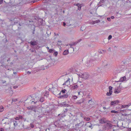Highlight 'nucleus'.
Masks as SVG:
<instances>
[{"label": "nucleus", "mask_w": 131, "mask_h": 131, "mask_svg": "<svg viewBox=\"0 0 131 131\" xmlns=\"http://www.w3.org/2000/svg\"><path fill=\"white\" fill-rule=\"evenodd\" d=\"M115 126L109 123H105L104 125L103 126L102 128L104 130H108L110 129H113Z\"/></svg>", "instance_id": "f257e3e1"}, {"label": "nucleus", "mask_w": 131, "mask_h": 131, "mask_svg": "<svg viewBox=\"0 0 131 131\" xmlns=\"http://www.w3.org/2000/svg\"><path fill=\"white\" fill-rule=\"evenodd\" d=\"M53 123L56 127H60L61 126V123L59 120H57L53 122Z\"/></svg>", "instance_id": "f03ea898"}, {"label": "nucleus", "mask_w": 131, "mask_h": 131, "mask_svg": "<svg viewBox=\"0 0 131 131\" xmlns=\"http://www.w3.org/2000/svg\"><path fill=\"white\" fill-rule=\"evenodd\" d=\"M44 21L43 20L40 18H38L37 24L39 25H43V23Z\"/></svg>", "instance_id": "7ed1b4c3"}, {"label": "nucleus", "mask_w": 131, "mask_h": 131, "mask_svg": "<svg viewBox=\"0 0 131 131\" xmlns=\"http://www.w3.org/2000/svg\"><path fill=\"white\" fill-rule=\"evenodd\" d=\"M60 96L58 97L59 99H65L67 98L68 97L69 95L68 94V93L66 94H62L61 95H59Z\"/></svg>", "instance_id": "20e7f679"}, {"label": "nucleus", "mask_w": 131, "mask_h": 131, "mask_svg": "<svg viewBox=\"0 0 131 131\" xmlns=\"http://www.w3.org/2000/svg\"><path fill=\"white\" fill-rule=\"evenodd\" d=\"M109 92H107L106 93V95L108 96H110L111 95L112 93V87L111 86H110L108 87Z\"/></svg>", "instance_id": "39448f33"}, {"label": "nucleus", "mask_w": 131, "mask_h": 131, "mask_svg": "<svg viewBox=\"0 0 131 131\" xmlns=\"http://www.w3.org/2000/svg\"><path fill=\"white\" fill-rule=\"evenodd\" d=\"M96 60H94L93 59H91L88 63H89V66H93V64L94 63H96Z\"/></svg>", "instance_id": "423d86ee"}, {"label": "nucleus", "mask_w": 131, "mask_h": 131, "mask_svg": "<svg viewBox=\"0 0 131 131\" xmlns=\"http://www.w3.org/2000/svg\"><path fill=\"white\" fill-rule=\"evenodd\" d=\"M119 102V100L112 101L111 102L110 105H115L118 104Z\"/></svg>", "instance_id": "0eeeda50"}, {"label": "nucleus", "mask_w": 131, "mask_h": 131, "mask_svg": "<svg viewBox=\"0 0 131 131\" xmlns=\"http://www.w3.org/2000/svg\"><path fill=\"white\" fill-rule=\"evenodd\" d=\"M89 77V75L87 73H84L83 74V78L85 79H87Z\"/></svg>", "instance_id": "6e6552de"}, {"label": "nucleus", "mask_w": 131, "mask_h": 131, "mask_svg": "<svg viewBox=\"0 0 131 131\" xmlns=\"http://www.w3.org/2000/svg\"><path fill=\"white\" fill-rule=\"evenodd\" d=\"M66 102H63L62 103L60 104V105H61V106H65V107H69L70 106V105L66 104Z\"/></svg>", "instance_id": "1a4fd4ad"}, {"label": "nucleus", "mask_w": 131, "mask_h": 131, "mask_svg": "<svg viewBox=\"0 0 131 131\" xmlns=\"http://www.w3.org/2000/svg\"><path fill=\"white\" fill-rule=\"evenodd\" d=\"M120 86L117 88V89H115L114 92L115 93H118L120 92L121 90L120 89Z\"/></svg>", "instance_id": "9d476101"}, {"label": "nucleus", "mask_w": 131, "mask_h": 131, "mask_svg": "<svg viewBox=\"0 0 131 131\" xmlns=\"http://www.w3.org/2000/svg\"><path fill=\"white\" fill-rule=\"evenodd\" d=\"M70 79L68 78V79L63 84V85H66L67 86H68V85H69L70 84Z\"/></svg>", "instance_id": "9b49d317"}, {"label": "nucleus", "mask_w": 131, "mask_h": 131, "mask_svg": "<svg viewBox=\"0 0 131 131\" xmlns=\"http://www.w3.org/2000/svg\"><path fill=\"white\" fill-rule=\"evenodd\" d=\"M31 45L34 46L37 45V42L36 41H31L30 42H29Z\"/></svg>", "instance_id": "f8f14e48"}, {"label": "nucleus", "mask_w": 131, "mask_h": 131, "mask_svg": "<svg viewBox=\"0 0 131 131\" xmlns=\"http://www.w3.org/2000/svg\"><path fill=\"white\" fill-rule=\"evenodd\" d=\"M81 40V39L80 40V41H78L76 42H74L72 44H70L69 45L72 48H73V47H71L73 46H75L76 45L77 43H78V42H79Z\"/></svg>", "instance_id": "ddd939ff"}, {"label": "nucleus", "mask_w": 131, "mask_h": 131, "mask_svg": "<svg viewBox=\"0 0 131 131\" xmlns=\"http://www.w3.org/2000/svg\"><path fill=\"white\" fill-rule=\"evenodd\" d=\"M35 106L32 105L31 106H29L27 107V108L28 110H31L32 111L34 108Z\"/></svg>", "instance_id": "4468645a"}, {"label": "nucleus", "mask_w": 131, "mask_h": 131, "mask_svg": "<svg viewBox=\"0 0 131 131\" xmlns=\"http://www.w3.org/2000/svg\"><path fill=\"white\" fill-rule=\"evenodd\" d=\"M126 77L125 76H124L121 78L119 80V82H123L126 80Z\"/></svg>", "instance_id": "2eb2a0df"}, {"label": "nucleus", "mask_w": 131, "mask_h": 131, "mask_svg": "<svg viewBox=\"0 0 131 131\" xmlns=\"http://www.w3.org/2000/svg\"><path fill=\"white\" fill-rule=\"evenodd\" d=\"M66 90L65 89H64V90H61V92H60L59 93L58 95H61L62 94H64L66 92Z\"/></svg>", "instance_id": "dca6fc26"}, {"label": "nucleus", "mask_w": 131, "mask_h": 131, "mask_svg": "<svg viewBox=\"0 0 131 131\" xmlns=\"http://www.w3.org/2000/svg\"><path fill=\"white\" fill-rule=\"evenodd\" d=\"M69 53V51L68 50H64L63 52V54L64 55H66Z\"/></svg>", "instance_id": "f3484780"}, {"label": "nucleus", "mask_w": 131, "mask_h": 131, "mask_svg": "<svg viewBox=\"0 0 131 131\" xmlns=\"http://www.w3.org/2000/svg\"><path fill=\"white\" fill-rule=\"evenodd\" d=\"M78 87V85H74V86H72L71 87V89L72 90H74L77 88Z\"/></svg>", "instance_id": "a211bd4d"}, {"label": "nucleus", "mask_w": 131, "mask_h": 131, "mask_svg": "<svg viewBox=\"0 0 131 131\" xmlns=\"http://www.w3.org/2000/svg\"><path fill=\"white\" fill-rule=\"evenodd\" d=\"M100 21L99 20H97L93 21H92V24H94L95 23H97L99 22Z\"/></svg>", "instance_id": "6ab92c4d"}, {"label": "nucleus", "mask_w": 131, "mask_h": 131, "mask_svg": "<svg viewBox=\"0 0 131 131\" xmlns=\"http://www.w3.org/2000/svg\"><path fill=\"white\" fill-rule=\"evenodd\" d=\"M84 119L86 121H89L90 119V118L89 117H84Z\"/></svg>", "instance_id": "aec40b11"}, {"label": "nucleus", "mask_w": 131, "mask_h": 131, "mask_svg": "<svg viewBox=\"0 0 131 131\" xmlns=\"http://www.w3.org/2000/svg\"><path fill=\"white\" fill-rule=\"evenodd\" d=\"M79 104H80L81 103H83L84 102V100L83 99H82L79 101Z\"/></svg>", "instance_id": "412c9836"}, {"label": "nucleus", "mask_w": 131, "mask_h": 131, "mask_svg": "<svg viewBox=\"0 0 131 131\" xmlns=\"http://www.w3.org/2000/svg\"><path fill=\"white\" fill-rule=\"evenodd\" d=\"M105 51L104 50H99L98 52L100 54H103Z\"/></svg>", "instance_id": "4be33fe9"}, {"label": "nucleus", "mask_w": 131, "mask_h": 131, "mask_svg": "<svg viewBox=\"0 0 131 131\" xmlns=\"http://www.w3.org/2000/svg\"><path fill=\"white\" fill-rule=\"evenodd\" d=\"M32 111H34L35 113L38 112V111L37 110H36V106H35Z\"/></svg>", "instance_id": "5701e85b"}, {"label": "nucleus", "mask_w": 131, "mask_h": 131, "mask_svg": "<svg viewBox=\"0 0 131 131\" xmlns=\"http://www.w3.org/2000/svg\"><path fill=\"white\" fill-rule=\"evenodd\" d=\"M130 105H122V107L123 108H125L126 107H128Z\"/></svg>", "instance_id": "b1692460"}, {"label": "nucleus", "mask_w": 131, "mask_h": 131, "mask_svg": "<svg viewBox=\"0 0 131 131\" xmlns=\"http://www.w3.org/2000/svg\"><path fill=\"white\" fill-rule=\"evenodd\" d=\"M54 50L52 49H49V52L50 53H52L54 52Z\"/></svg>", "instance_id": "393cba45"}, {"label": "nucleus", "mask_w": 131, "mask_h": 131, "mask_svg": "<svg viewBox=\"0 0 131 131\" xmlns=\"http://www.w3.org/2000/svg\"><path fill=\"white\" fill-rule=\"evenodd\" d=\"M4 110V107L2 106H0V112H2Z\"/></svg>", "instance_id": "a878e982"}, {"label": "nucleus", "mask_w": 131, "mask_h": 131, "mask_svg": "<svg viewBox=\"0 0 131 131\" xmlns=\"http://www.w3.org/2000/svg\"><path fill=\"white\" fill-rule=\"evenodd\" d=\"M65 115L64 114H59L58 115V116H60V117H61L62 118L63 117H64L65 116Z\"/></svg>", "instance_id": "bb28decb"}, {"label": "nucleus", "mask_w": 131, "mask_h": 131, "mask_svg": "<svg viewBox=\"0 0 131 131\" xmlns=\"http://www.w3.org/2000/svg\"><path fill=\"white\" fill-rule=\"evenodd\" d=\"M44 98L43 97H41L39 101L42 102H43L44 101Z\"/></svg>", "instance_id": "cd10ccee"}, {"label": "nucleus", "mask_w": 131, "mask_h": 131, "mask_svg": "<svg viewBox=\"0 0 131 131\" xmlns=\"http://www.w3.org/2000/svg\"><path fill=\"white\" fill-rule=\"evenodd\" d=\"M100 122L101 124L104 123L105 124V123H106V122H105L104 121H103V120H102V119H101L100 121Z\"/></svg>", "instance_id": "c85d7f7f"}, {"label": "nucleus", "mask_w": 131, "mask_h": 131, "mask_svg": "<svg viewBox=\"0 0 131 131\" xmlns=\"http://www.w3.org/2000/svg\"><path fill=\"white\" fill-rule=\"evenodd\" d=\"M78 9L80 10H81V5L80 4L78 6Z\"/></svg>", "instance_id": "c756f323"}, {"label": "nucleus", "mask_w": 131, "mask_h": 131, "mask_svg": "<svg viewBox=\"0 0 131 131\" xmlns=\"http://www.w3.org/2000/svg\"><path fill=\"white\" fill-rule=\"evenodd\" d=\"M111 113H118L117 111H116L115 110H112L111 112Z\"/></svg>", "instance_id": "7c9ffc66"}, {"label": "nucleus", "mask_w": 131, "mask_h": 131, "mask_svg": "<svg viewBox=\"0 0 131 131\" xmlns=\"http://www.w3.org/2000/svg\"><path fill=\"white\" fill-rule=\"evenodd\" d=\"M85 28L84 26H82L81 28V30L83 31L85 29Z\"/></svg>", "instance_id": "2f4dec72"}, {"label": "nucleus", "mask_w": 131, "mask_h": 131, "mask_svg": "<svg viewBox=\"0 0 131 131\" xmlns=\"http://www.w3.org/2000/svg\"><path fill=\"white\" fill-rule=\"evenodd\" d=\"M40 70H44L45 69V68L44 67V66L43 65L41 66V67H40Z\"/></svg>", "instance_id": "473e14b6"}, {"label": "nucleus", "mask_w": 131, "mask_h": 131, "mask_svg": "<svg viewBox=\"0 0 131 131\" xmlns=\"http://www.w3.org/2000/svg\"><path fill=\"white\" fill-rule=\"evenodd\" d=\"M14 123V125L15 127L16 126L18 125V123H16V122H13Z\"/></svg>", "instance_id": "72a5a7b5"}, {"label": "nucleus", "mask_w": 131, "mask_h": 131, "mask_svg": "<svg viewBox=\"0 0 131 131\" xmlns=\"http://www.w3.org/2000/svg\"><path fill=\"white\" fill-rule=\"evenodd\" d=\"M58 54V53L57 51L53 53V55L55 56H57Z\"/></svg>", "instance_id": "f704fd0d"}, {"label": "nucleus", "mask_w": 131, "mask_h": 131, "mask_svg": "<svg viewBox=\"0 0 131 131\" xmlns=\"http://www.w3.org/2000/svg\"><path fill=\"white\" fill-rule=\"evenodd\" d=\"M112 36L111 35H110L108 36V40H110L112 38Z\"/></svg>", "instance_id": "c9c22d12"}, {"label": "nucleus", "mask_w": 131, "mask_h": 131, "mask_svg": "<svg viewBox=\"0 0 131 131\" xmlns=\"http://www.w3.org/2000/svg\"><path fill=\"white\" fill-rule=\"evenodd\" d=\"M18 116L19 119H22L23 118V117L21 115H19Z\"/></svg>", "instance_id": "e433bc0d"}, {"label": "nucleus", "mask_w": 131, "mask_h": 131, "mask_svg": "<svg viewBox=\"0 0 131 131\" xmlns=\"http://www.w3.org/2000/svg\"><path fill=\"white\" fill-rule=\"evenodd\" d=\"M92 99H91V100H89L88 101V103L90 104V105H91V104L92 103Z\"/></svg>", "instance_id": "4c0bfd02"}, {"label": "nucleus", "mask_w": 131, "mask_h": 131, "mask_svg": "<svg viewBox=\"0 0 131 131\" xmlns=\"http://www.w3.org/2000/svg\"><path fill=\"white\" fill-rule=\"evenodd\" d=\"M77 97L76 95H74L73 96V98L74 99H76L77 98Z\"/></svg>", "instance_id": "58836bf2"}, {"label": "nucleus", "mask_w": 131, "mask_h": 131, "mask_svg": "<svg viewBox=\"0 0 131 131\" xmlns=\"http://www.w3.org/2000/svg\"><path fill=\"white\" fill-rule=\"evenodd\" d=\"M130 111V110H123V112H127L128 111Z\"/></svg>", "instance_id": "ea45409f"}, {"label": "nucleus", "mask_w": 131, "mask_h": 131, "mask_svg": "<svg viewBox=\"0 0 131 131\" xmlns=\"http://www.w3.org/2000/svg\"><path fill=\"white\" fill-rule=\"evenodd\" d=\"M30 126L32 128H33L34 127V125L32 123H31L30 124Z\"/></svg>", "instance_id": "a19ab883"}, {"label": "nucleus", "mask_w": 131, "mask_h": 131, "mask_svg": "<svg viewBox=\"0 0 131 131\" xmlns=\"http://www.w3.org/2000/svg\"><path fill=\"white\" fill-rule=\"evenodd\" d=\"M15 120H19V119L18 116L15 117Z\"/></svg>", "instance_id": "79ce46f5"}, {"label": "nucleus", "mask_w": 131, "mask_h": 131, "mask_svg": "<svg viewBox=\"0 0 131 131\" xmlns=\"http://www.w3.org/2000/svg\"><path fill=\"white\" fill-rule=\"evenodd\" d=\"M79 76L80 77L83 78V74H79Z\"/></svg>", "instance_id": "37998d69"}, {"label": "nucleus", "mask_w": 131, "mask_h": 131, "mask_svg": "<svg viewBox=\"0 0 131 131\" xmlns=\"http://www.w3.org/2000/svg\"><path fill=\"white\" fill-rule=\"evenodd\" d=\"M45 95H46L47 96L49 95V92H47L46 93V94H45Z\"/></svg>", "instance_id": "c03bdc74"}, {"label": "nucleus", "mask_w": 131, "mask_h": 131, "mask_svg": "<svg viewBox=\"0 0 131 131\" xmlns=\"http://www.w3.org/2000/svg\"><path fill=\"white\" fill-rule=\"evenodd\" d=\"M104 0H101V1L99 2V3H100L101 2L104 3L105 2Z\"/></svg>", "instance_id": "a18cd8bd"}, {"label": "nucleus", "mask_w": 131, "mask_h": 131, "mask_svg": "<svg viewBox=\"0 0 131 131\" xmlns=\"http://www.w3.org/2000/svg\"><path fill=\"white\" fill-rule=\"evenodd\" d=\"M88 127H89L91 128V129H92L93 128L92 125V124H91V125L89 126H88Z\"/></svg>", "instance_id": "49530a36"}, {"label": "nucleus", "mask_w": 131, "mask_h": 131, "mask_svg": "<svg viewBox=\"0 0 131 131\" xmlns=\"http://www.w3.org/2000/svg\"><path fill=\"white\" fill-rule=\"evenodd\" d=\"M107 19L109 21H110L111 20V19L110 18H107Z\"/></svg>", "instance_id": "de8ad7c7"}, {"label": "nucleus", "mask_w": 131, "mask_h": 131, "mask_svg": "<svg viewBox=\"0 0 131 131\" xmlns=\"http://www.w3.org/2000/svg\"><path fill=\"white\" fill-rule=\"evenodd\" d=\"M0 131H4V129L2 128H0Z\"/></svg>", "instance_id": "09e8293b"}, {"label": "nucleus", "mask_w": 131, "mask_h": 131, "mask_svg": "<svg viewBox=\"0 0 131 131\" xmlns=\"http://www.w3.org/2000/svg\"><path fill=\"white\" fill-rule=\"evenodd\" d=\"M17 88H18V86H16V85H15V86H13L14 88L15 89H16Z\"/></svg>", "instance_id": "8fccbe9b"}, {"label": "nucleus", "mask_w": 131, "mask_h": 131, "mask_svg": "<svg viewBox=\"0 0 131 131\" xmlns=\"http://www.w3.org/2000/svg\"><path fill=\"white\" fill-rule=\"evenodd\" d=\"M3 2V0H0V4H2Z\"/></svg>", "instance_id": "3c124183"}, {"label": "nucleus", "mask_w": 131, "mask_h": 131, "mask_svg": "<svg viewBox=\"0 0 131 131\" xmlns=\"http://www.w3.org/2000/svg\"><path fill=\"white\" fill-rule=\"evenodd\" d=\"M80 4L79 3H77V4H74V5H76V6H77L79 5Z\"/></svg>", "instance_id": "603ef678"}, {"label": "nucleus", "mask_w": 131, "mask_h": 131, "mask_svg": "<svg viewBox=\"0 0 131 131\" xmlns=\"http://www.w3.org/2000/svg\"><path fill=\"white\" fill-rule=\"evenodd\" d=\"M127 114L126 113H125L124 114H122V115L127 116Z\"/></svg>", "instance_id": "864d4df0"}, {"label": "nucleus", "mask_w": 131, "mask_h": 131, "mask_svg": "<svg viewBox=\"0 0 131 131\" xmlns=\"http://www.w3.org/2000/svg\"><path fill=\"white\" fill-rule=\"evenodd\" d=\"M66 24V23L65 22H63V25L64 26H65Z\"/></svg>", "instance_id": "5fc2aeb1"}, {"label": "nucleus", "mask_w": 131, "mask_h": 131, "mask_svg": "<svg viewBox=\"0 0 131 131\" xmlns=\"http://www.w3.org/2000/svg\"><path fill=\"white\" fill-rule=\"evenodd\" d=\"M80 116L82 117H83V114L82 113H81V114H80Z\"/></svg>", "instance_id": "6e6d98bb"}, {"label": "nucleus", "mask_w": 131, "mask_h": 131, "mask_svg": "<svg viewBox=\"0 0 131 131\" xmlns=\"http://www.w3.org/2000/svg\"><path fill=\"white\" fill-rule=\"evenodd\" d=\"M111 18L112 19H113L114 18V16H112L111 17Z\"/></svg>", "instance_id": "4d7b16f0"}, {"label": "nucleus", "mask_w": 131, "mask_h": 131, "mask_svg": "<svg viewBox=\"0 0 131 131\" xmlns=\"http://www.w3.org/2000/svg\"><path fill=\"white\" fill-rule=\"evenodd\" d=\"M22 119H23L24 120V121H25L26 120V119L25 118H23Z\"/></svg>", "instance_id": "13d9d810"}, {"label": "nucleus", "mask_w": 131, "mask_h": 131, "mask_svg": "<svg viewBox=\"0 0 131 131\" xmlns=\"http://www.w3.org/2000/svg\"><path fill=\"white\" fill-rule=\"evenodd\" d=\"M31 72H29V71H28L27 72V74H28V73H29V74H30L31 73Z\"/></svg>", "instance_id": "bf43d9fd"}, {"label": "nucleus", "mask_w": 131, "mask_h": 131, "mask_svg": "<svg viewBox=\"0 0 131 131\" xmlns=\"http://www.w3.org/2000/svg\"><path fill=\"white\" fill-rule=\"evenodd\" d=\"M67 111V109L66 108L65 109V110L64 111V112H65Z\"/></svg>", "instance_id": "052dcab7"}, {"label": "nucleus", "mask_w": 131, "mask_h": 131, "mask_svg": "<svg viewBox=\"0 0 131 131\" xmlns=\"http://www.w3.org/2000/svg\"><path fill=\"white\" fill-rule=\"evenodd\" d=\"M13 122H16V123H17V121H16V120H13Z\"/></svg>", "instance_id": "680f3d73"}, {"label": "nucleus", "mask_w": 131, "mask_h": 131, "mask_svg": "<svg viewBox=\"0 0 131 131\" xmlns=\"http://www.w3.org/2000/svg\"><path fill=\"white\" fill-rule=\"evenodd\" d=\"M2 81H3V83H4L6 82V81H3L2 80Z\"/></svg>", "instance_id": "e2e57ef3"}, {"label": "nucleus", "mask_w": 131, "mask_h": 131, "mask_svg": "<svg viewBox=\"0 0 131 131\" xmlns=\"http://www.w3.org/2000/svg\"><path fill=\"white\" fill-rule=\"evenodd\" d=\"M76 103V104H79V101H78V102H77Z\"/></svg>", "instance_id": "0e129e2a"}, {"label": "nucleus", "mask_w": 131, "mask_h": 131, "mask_svg": "<svg viewBox=\"0 0 131 131\" xmlns=\"http://www.w3.org/2000/svg\"><path fill=\"white\" fill-rule=\"evenodd\" d=\"M14 73L15 74H16L17 73L16 72H14Z\"/></svg>", "instance_id": "69168bd1"}, {"label": "nucleus", "mask_w": 131, "mask_h": 131, "mask_svg": "<svg viewBox=\"0 0 131 131\" xmlns=\"http://www.w3.org/2000/svg\"><path fill=\"white\" fill-rule=\"evenodd\" d=\"M34 31H35V29H34L33 30V32H32V33L33 34H34Z\"/></svg>", "instance_id": "338daca9"}, {"label": "nucleus", "mask_w": 131, "mask_h": 131, "mask_svg": "<svg viewBox=\"0 0 131 131\" xmlns=\"http://www.w3.org/2000/svg\"><path fill=\"white\" fill-rule=\"evenodd\" d=\"M58 42H59L60 43L62 41H58Z\"/></svg>", "instance_id": "774afa93"}]
</instances>
